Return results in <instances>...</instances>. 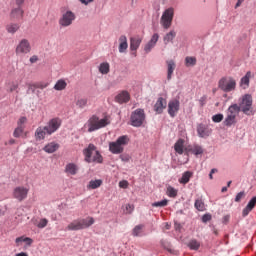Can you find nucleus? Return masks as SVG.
<instances>
[{
    "instance_id": "nucleus-1",
    "label": "nucleus",
    "mask_w": 256,
    "mask_h": 256,
    "mask_svg": "<svg viewBox=\"0 0 256 256\" xmlns=\"http://www.w3.org/2000/svg\"><path fill=\"white\" fill-rule=\"evenodd\" d=\"M93 223H95V219H93V217L74 220L72 223H70L67 226V229L69 231H81V229H87V228L91 227V225H93Z\"/></svg>"
},
{
    "instance_id": "nucleus-2",
    "label": "nucleus",
    "mask_w": 256,
    "mask_h": 256,
    "mask_svg": "<svg viewBox=\"0 0 256 256\" xmlns=\"http://www.w3.org/2000/svg\"><path fill=\"white\" fill-rule=\"evenodd\" d=\"M109 122H107L106 118L99 119V116L93 115L88 120V133H93V131H97L98 129H103V127H107Z\"/></svg>"
},
{
    "instance_id": "nucleus-3",
    "label": "nucleus",
    "mask_w": 256,
    "mask_h": 256,
    "mask_svg": "<svg viewBox=\"0 0 256 256\" xmlns=\"http://www.w3.org/2000/svg\"><path fill=\"white\" fill-rule=\"evenodd\" d=\"M218 87L224 93H231V91H235L237 87V81H235L233 77H222L218 82Z\"/></svg>"
},
{
    "instance_id": "nucleus-4",
    "label": "nucleus",
    "mask_w": 256,
    "mask_h": 256,
    "mask_svg": "<svg viewBox=\"0 0 256 256\" xmlns=\"http://www.w3.org/2000/svg\"><path fill=\"white\" fill-rule=\"evenodd\" d=\"M145 110L138 108L131 113L130 125L132 127H141L145 121Z\"/></svg>"
},
{
    "instance_id": "nucleus-5",
    "label": "nucleus",
    "mask_w": 256,
    "mask_h": 256,
    "mask_svg": "<svg viewBox=\"0 0 256 256\" xmlns=\"http://www.w3.org/2000/svg\"><path fill=\"white\" fill-rule=\"evenodd\" d=\"M175 15V10L173 7L166 9L161 17L160 23L163 29H170L171 25H173V17Z\"/></svg>"
},
{
    "instance_id": "nucleus-6",
    "label": "nucleus",
    "mask_w": 256,
    "mask_h": 256,
    "mask_svg": "<svg viewBox=\"0 0 256 256\" xmlns=\"http://www.w3.org/2000/svg\"><path fill=\"white\" fill-rule=\"evenodd\" d=\"M238 106L241 107L242 113L249 115V111H251V107H253V97L251 94H245Z\"/></svg>"
},
{
    "instance_id": "nucleus-7",
    "label": "nucleus",
    "mask_w": 256,
    "mask_h": 256,
    "mask_svg": "<svg viewBox=\"0 0 256 256\" xmlns=\"http://www.w3.org/2000/svg\"><path fill=\"white\" fill-rule=\"evenodd\" d=\"M59 127H61V119L52 118L49 120L47 126H44V131H46L47 135H53V133H55Z\"/></svg>"
},
{
    "instance_id": "nucleus-8",
    "label": "nucleus",
    "mask_w": 256,
    "mask_h": 256,
    "mask_svg": "<svg viewBox=\"0 0 256 256\" xmlns=\"http://www.w3.org/2000/svg\"><path fill=\"white\" fill-rule=\"evenodd\" d=\"M73 21H75V13L68 10L60 18L59 25H61V27H69V25L73 24Z\"/></svg>"
},
{
    "instance_id": "nucleus-9",
    "label": "nucleus",
    "mask_w": 256,
    "mask_h": 256,
    "mask_svg": "<svg viewBox=\"0 0 256 256\" xmlns=\"http://www.w3.org/2000/svg\"><path fill=\"white\" fill-rule=\"evenodd\" d=\"M180 107H181V102H179V99H174L169 101L168 115H170V117H175L179 112Z\"/></svg>"
},
{
    "instance_id": "nucleus-10",
    "label": "nucleus",
    "mask_w": 256,
    "mask_h": 256,
    "mask_svg": "<svg viewBox=\"0 0 256 256\" xmlns=\"http://www.w3.org/2000/svg\"><path fill=\"white\" fill-rule=\"evenodd\" d=\"M16 53H31V44L29 43V40L22 39L16 47Z\"/></svg>"
},
{
    "instance_id": "nucleus-11",
    "label": "nucleus",
    "mask_w": 256,
    "mask_h": 256,
    "mask_svg": "<svg viewBox=\"0 0 256 256\" xmlns=\"http://www.w3.org/2000/svg\"><path fill=\"white\" fill-rule=\"evenodd\" d=\"M115 101L120 105H123V103H129V101H131V94H129V91L123 90L115 96Z\"/></svg>"
},
{
    "instance_id": "nucleus-12",
    "label": "nucleus",
    "mask_w": 256,
    "mask_h": 256,
    "mask_svg": "<svg viewBox=\"0 0 256 256\" xmlns=\"http://www.w3.org/2000/svg\"><path fill=\"white\" fill-rule=\"evenodd\" d=\"M164 109H167V99L159 97L154 105V111L161 115Z\"/></svg>"
},
{
    "instance_id": "nucleus-13",
    "label": "nucleus",
    "mask_w": 256,
    "mask_h": 256,
    "mask_svg": "<svg viewBox=\"0 0 256 256\" xmlns=\"http://www.w3.org/2000/svg\"><path fill=\"white\" fill-rule=\"evenodd\" d=\"M197 133L199 135V137L203 138V139H207V137H209V135H211L212 130L207 127V125L201 123L197 126Z\"/></svg>"
},
{
    "instance_id": "nucleus-14",
    "label": "nucleus",
    "mask_w": 256,
    "mask_h": 256,
    "mask_svg": "<svg viewBox=\"0 0 256 256\" xmlns=\"http://www.w3.org/2000/svg\"><path fill=\"white\" fill-rule=\"evenodd\" d=\"M27 193H29V190L24 187H17L14 190V197L18 201H24V199H27Z\"/></svg>"
},
{
    "instance_id": "nucleus-15",
    "label": "nucleus",
    "mask_w": 256,
    "mask_h": 256,
    "mask_svg": "<svg viewBox=\"0 0 256 256\" xmlns=\"http://www.w3.org/2000/svg\"><path fill=\"white\" fill-rule=\"evenodd\" d=\"M93 151H97V146L94 144H89L86 149H84L83 153L85 155L86 163H92Z\"/></svg>"
},
{
    "instance_id": "nucleus-16",
    "label": "nucleus",
    "mask_w": 256,
    "mask_h": 256,
    "mask_svg": "<svg viewBox=\"0 0 256 256\" xmlns=\"http://www.w3.org/2000/svg\"><path fill=\"white\" fill-rule=\"evenodd\" d=\"M141 38H130V51H132V55L134 57H137V50L139 49V46L141 45Z\"/></svg>"
},
{
    "instance_id": "nucleus-17",
    "label": "nucleus",
    "mask_w": 256,
    "mask_h": 256,
    "mask_svg": "<svg viewBox=\"0 0 256 256\" xmlns=\"http://www.w3.org/2000/svg\"><path fill=\"white\" fill-rule=\"evenodd\" d=\"M109 151H111L113 155H121V153L125 151V148H123V146H120L117 142H110Z\"/></svg>"
},
{
    "instance_id": "nucleus-18",
    "label": "nucleus",
    "mask_w": 256,
    "mask_h": 256,
    "mask_svg": "<svg viewBox=\"0 0 256 256\" xmlns=\"http://www.w3.org/2000/svg\"><path fill=\"white\" fill-rule=\"evenodd\" d=\"M255 205H256V198H251L248 204L246 205V207L242 211V217H247V215H249V213H251V211L255 209Z\"/></svg>"
},
{
    "instance_id": "nucleus-19",
    "label": "nucleus",
    "mask_w": 256,
    "mask_h": 256,
    "mask_svg": "<svg viewBox=\"0 0 256 256\" xmlns=\"http://www.w3.org/2000/svg\"><path fill=\"white\" fill-rule=\"evenodd\" d=\"M167 63V80L171 81L172 77H173V71H175V68L177 67V65L175 64V61L173 60H168L166 61Z\"/></svg>"
},
{
    "instance_id": "nucleus-20",
    "label": "nucleus",
    "mask_w": 256,
    "mask_h": 256,
    "mask_svg": "<svg viewBox=\"0 0 256 256\" xmlns=\"http://www.w3.org/2000/svg\"><path fill=\"white\" fill-rule=\"evenodd\" d=\"M119 43V53H125L129 47V44L127 43V36L121 35L119 38Z\"/></svg>"
},
{
    "instance_id": "nucleus-21",
    "label": "nucleus",
    "mask_w": 256,
    "mask_h": 256,
    "mask_svg": "<svg viewBox=\"0 0 256 256\" xmlns=\"http://www.w3.org/2000/svg\"><path fill=\"white\" fill-rule=\"evenodd\" d=\"M24 13L25 11H23L21 7H17L12 9L10 17L11 19H23Z\"/></svg>"
},
{
    "instance_id": "nucleus-22",
    "label": "nucleus",
    "mask_w": 256,
    "mask_h": 256,
    "mask_svg": "<svg viewBox=\"0 0 256 256\" xmlns=\"http://www.w3.org/2000/svg\"><path fill=\"white\" fill-rule=\"evenodd\" d=\"M175 37H177V32H175V30H171L166 33L163 37L164 44L169 45V43H173V39H175Z\"/></svg>"
},
{
    "instance_id": "nucleus-23",
    "label": "nucleus",
    "mask_w": 256,
    "mask_h": 256,
    "mask_svg": "<svg viewBox=\"0 0 256 256\" xmlns=\"http://www.w3.org/2000/svg\"><path fill=\"white\" fill-rule=\"evenodd\" d=\"M251 79V71L246 72L245 76H243L240 80V87H243V89H247L249 87Z\"/></svg>"
},
{
    "instance_id": "nucleus-24",
    "label": "nucleus",
    "mask_w": 256,
    "mask_h": 256,
    "mask_svg": "<svg viewBox=\"0 0 256 256\" xmlns=\"http://www.w3.org/2000/svg\"><path fill=\"white\" fill-rule=\"evenodd\" d=\"M241 111H243V110H242L241 106H239L238 104H232L228 108L229 115H234V117H237V115H239V113H241Z\"/></svg>"
},
{
    "instance_id": "nucleus-25",
    "label": "nucleus",
    "mask_w": 256,
    "mask_h": 256,
    "mask_svg": "<svg viewBox=\"0 0 256 256\" xmlns=\"http://www.w3.org/2000/svg\"><path fill=\"white\" fill-rule=\"evenodd\" d=\"M191 177H193V172L186 171L182 174V177L179 179V183H181L182 185H187V183L191 181Z\"/></svg>"
},
{
    "instance_id": "nucleus-26",
    "label": "nucleus",
    "mask_w": 256,
    "mask_h": 256,
    "mask_svg": "<svg viewBox=\"0 0 256 256\" xmlns=\"http://www.w3.org/2000/svg\"><path fill=\"white\" fill-rule=\"evenodd\" d=\"M57 149H59V144H57L55 142H51V143H48L43 148V151H45L46 153H55V151H57Z\"/></svg>"
},
{
    "instance_id": "nucleus-27",
    "label": "nucleus",
    "mask_w": 256,
    "mask_h": 256,
    "mask_svg": "<svg viewBox=\"0 0 256 256\" xmlns=\"http://www.w3.org/2000/svg\"><path fill=\"white\" fill-rule=\"evenodd\" d=\"M223 123L226 127H231V125L237 123V116L228 114Z\"/></svg>"
},
{
    "instance_id": "nucleus-28",
    "label": "nucleus",
    "mask_w": 256,
    "mask_h": 256,
    "mask_svg": "<svg viewBox=\"0 0 256 256\" xmlns=\"http://www.w3.org/2000/svg\"><path fill=\"white\" fill-rule=\"evenodd\" d=\"M46 134H47V131L45 130V127L37 128L35 132L36 141H43V139H45Z\"/></svg>"
},
{
    "instance_id": "nucleus-29",
    "label": "nucleus",
    "mask_w": 256,
    "mask_h": 256,
    "mask_svg": "<svg viewBox=\"0 0 256 256\" xmlns=\"http://www.w3.org/2000/svg\"><path fill=\"white\" fill-rule=\"evenodd\" d=\"M185 144V140L180 138L178 139V141L175 143L174 145V150L176 151V153H178L179 155H183V145Z\"/></svg>"
},
{
    "instance_id": "nucleus-30",
    "label": "nucleus",
    "mask_w": 256,
    "mask_h": 256,
    "mask_svg": "<svg viewBox=\"0 0 256 256\" xmlns=\"http://www.w3.org/2000/svg\"><path fill=\"white\" fill-rule=\"evenodd\" d=\"M77 165L75 163H69L65 167V172L70 173V175H77Z\"/></svg>"
},
{
    "instance_id": "nucleus-31",
    "label": "nucleus",
    "mask_w": 256,
    "mask_h": 256,
    "mask_svg": "<svg viewBox=\"0 0 256 256\" xmlns=\"http://www.w3.org/2000/svg\"><path fill=\"white\" fill-rule=\"evenodd\" d=\"M103 185V180H91L88 184V189H99Z\"/></svg>"
},
{
    "instance_id": "nucleus-32",
    "label": "nucleus",
    "mask_w": 256,
    "mask_h": 256,
    "mask_svg": "<svg viewBox=\"0 0 256 256\" xmlns=\"http://www.w3.org/2000/svg\"><path fill=\"white\" fill-rule=\"evenodd\" d=\"M129 136L127 135H123L118 137V139L116 140V143L120 146L123 147L124 145H129Z\"/></svg>"
},
{
    "instance_id": "nucleus-33",
    "label": "nucleus",
    "mask_w": 256,
    "mask_h": 256,
    "mask_svg": "<svg viewBox=\"0 0 256 256\" xmlns=\"http://www.w3.org/2000/svg\"><path fill=\"white\" fill-rule=\"evenodd\" d=\"M67 87V82L65 80L61 79L56 82L54 85L55 91H63Z\"/></svg>"
},
{
    "instance_id": "nucleus-34",
    "label": "nucleus",
    "mask_w": 256,
    "mask_h": 256,
    "mask_svg": "<svg viewBox=\"0 0 256 256\" xmlns=\"http://www.w3.org/2000/svg\"><path fill=\"white\" fill-rule=\"evenodd\" d=\"M188 247L189 249H191L192 251H199V247H201V243H199V241L192 239L190 240V242L188 243Z\"/></svg>"
},
{
    "instance_id": "nucleus-35",
    "label": "nucleus",
    "mask_w": 256,
    "mask_h": 256,
    "mask_svg": "<svg viewBox=\"0 0 256 256\" xmlns=\"http://www.w3.org/2000/svg\"><path fill=\"white\" fill-rule=\"evenodd\" d=\"M99 71L102 73V75H107L110 71V66L108 62H103L99 66Z\"/></svg>"
},
{
    "instance_id": "nucleus-36",
    "label": "nucleus",
    "mask_w": 256,
    "mask_h": 256,
    "mask_svg": "<svg viewBox=\"0 0 256 256\" xmlns=\"http://www.w3.org/2000/svg\"><path fill=\"white\" fill-rule=\"evenodd\" d=\"M186 67H195L197 65V58L188 56L185 58Z\"/></svg>"
},
{
    "instance_id": "nucleus-37",
    "label": "nucleus",
    "mask_w": 256,
    "mask_h": 256,
    "mask_svg": "<svg viewBox=\"0 0 256 256\" xmlns=\"http://www.w3.org/2000/svg\"><path fill=\"white\" fill-rule=\"evenodd\" d=\"M188 151L193 155H203V147L199 145H195L194 148H190Z\"/></svg>"
},
{
    "instance_id": "nucleus-38",
    "label": "nucleus",
    "mask_w": 256,
    "mask_h": 256,
    "mask_svg": "<svg viewBox=\"0 0 256 256\" xmlns=\"http://www.w3.org/2000/svg\"><path fill=\"white\" fill-rule=\"evenodd\" d=\"M24 131H25V127L17 126V128H15V130L13 132V137H15L16 139H19V137H21V135H23Z\"/></svg>"
},
{
    "instance_id": "nucleus-39",
    "label": "nucleus",
    "mask_w": 256,
    "mask_h": 256,
    "mask_svg": "<svg viewBox=\"0 0 256 256\" xmlns=\"http://www.w3.org/2000/svg\"><path fill=\"white\" fill-rule=\"evenodd\" d=\"M194 207L197 209V211H205V202L202 200H195Z\"/></svg>"
},
{
    "instance_id": "nucleus-40",
    "label": "nucleus",
    "mask_w": 256,
    "mask_h": 256,
    "mask_svg": "<svg viewBox=\"0 0 256 256\" xmlns=\"http://www.w3.org/2000/svg\"><path fill=\"white\" fill-rule=\"evenodd\" d=\"M92 163H103V156L99 152V150L95 151V155L93 156Z\"/></svg>"
},
{
    "instance_id": "nucleus-41",
    "label": "nucleus",
    "mask_w": 256,
    "mask_h": 256,
    "mask_svg": "<svg viewBox=\"0 0 256 256\" xmlns=\"http://www.w3.org/2000/svg\"><path fill=\"white\" fill-rule=\"evenodd\" d=\"M177 189L173 188L172 186L167 187V195L168 197H172V199H175L177 197Z\"/></svg>"
},
{
    "instance_id": "nucleus-42",
    "label": "nucleus",
    "mask_w": 256,
    "mask_h": 256,
    "mask_svg": "<svg viewBox=\"0 0 256 256\" xmlns=\"http://www.w3.org/2000/svg\"><path fill=\"white\" fill-rule=\"evenodd\" d=\"M8 33H17L19 31V24H10L6 26Z\"/></svg>"
},
{
    "instance_id": "nucleus-43",
    "label": "nucleus",
    "mask_w": 256,
    "mask_h": 256,
    "mask_svg": "<svg viewBox=\"0 0 256 256\" xmlns=\"http://www.w3.org/2000/svg\"><path fill=\"white\" fill-rule=\"evenodd\" d=\"M169 201L167 199H163L158 202L152 203V207H167Z\"/></svg>"
},
{
    "instance_id": "nucleus-44",
    "label": "nucleus",
    "mask_w": 256,
    "mask_h": 256,
    "mask_svg": "<svg viewBox=\"0 0 256 256\" xmlns=\"http://www.w3.org/2000/svg\"><path fill=\"white\" fill-rule=\"evenodd\" d=\"M223 117H224L223 114L218 113V114L212 116V121L214 123H221V121H223Z\"/></svg>"
},
{
    "instance_id": "nucleus-45",
    "label": "nucleus",
    "mask_w": 256,
    "mask_h": 256,
    "mask_svg": "<svg viewBox=\"0 0 256 256\" xmlns=\"http://www.w3.org/2000/svg\"><path fill=\"white\" fill-rule=\"evenodd\" d=\"M76 105L80 109H83V107H85L87 105V99L82 98V99L77 100Z\"/></svg>"
},
{
    "instance_id": "nucleus-46",
    "label": "nucleus",
    "mask_w": 256,
    "mask_h": 256,
    "mask_svg": "<svg viewBox=\"0 0 256 256\" xmlns=\"http://www.w3.org/2000/svg\"><path fill=\"white\" fill-rule=\"evenodd\" d=\"M243 198H245V191L239 192V193L236 195L234 201H235V203H241V199H243Z\"/></svg>"
},
{
    "instance_id": "nucleus-47",
    "label": "nucleus",
    "mask_w": 256,
    "mask_h": 256,
    "mask_svg": "<svg viewBox=\"0 0 256 256\" xmlns=\"http://www.w3.org/2000/svg\"><path fill=\"white\" fill-rule=\"evenodd\" d=\"M160 245L164 248L168 250V253H173V249L169 248V243L165 240H161L160 241Z\"/></svg>"
},
{
    "instance_id": "nucleus-48",
    "label": "nucleus",
    "mask_w": 256,
    "mask_h": 256,
    "mask_svg": "<svg viewBox=\"0 0 256 256\" xmlns=\"http://www.w3.org/2000/svg\"><path fill=\"white\" fill-rule=\"evenodd\" d=\"M143 229V225L140 224V225H137L134 229H133V235L134 237H138L139 233H141Z\"/></svg>"
},
{
    "instance_id": "nucleus-49",
    "label": "nucleus",
    "mask_w": 256,
    "mask_h": 256,
    "mask_svg": "<svg viewBox=\"0 0 256 256\" xmlns=\"http://www.w3.org/2000/svg\"><path fill=\"white\" fill-rule=\"evenodd\" d=\"M119 157L124 163H129V161H131V156L127 153L121 154Z\"/></svg>"
},
{
    "instance_id": "nucleus-50",
    "label": "nucleus",
    "mask_w": 256,
    "mask_h": 256,
    "mask_svg": "<svg viewBox=\"0 0 256 256\" xmlns=\"http://www.w3.org/2000/svg\"><path fill=\"white\" fill-rule=\"evenodd\" d=\"M159 41V34L154 33L150 39V43H152V45H157V42Z\"/></svg>"
},
{
    "instance_id": "nucleus-51",
    "label": "nucleus",
    "mask_w": 256,
    "mask_h": 256,
    "mask_svg": "<svg viewBox=\"0 0 256 256\" xmlns=\"http://www.w3.org/2000/svg\"><path fill=\"white\" fill-rule=\"evenodd\" d=\"M47 223H49L47 219L45 218L41 219L40 222L38 223V228L44 229V227H47Z\"/></svg>"
},
{
    "instance_id": "nucleus-52",
    "label": "nucleus",
    "mask_w": 256,
    "mask_h": 256,
    "mask_svg": "<svg viewBox=\"0 0 256 256\" xmlns=\"http://www.w3.org/2000/svg\"><path fill=\"white\" fill-rule=\"evenodd\" d=\"M211 219H213V216L211 214H204L202 216V223H207L208 221H211Z\"/></svg>"
},
{
    "instance_id": "nucleus-53",
    "label": "nucleus",
    "mask_w": 256,
    "mask_h": 256,
    "mask_svg": "<svg viewBox=\"0 0 256 256\" xmlns=\"http://www.w3.org/2000/svg\"><path fill=\"white\" fill-rule=\"evenodd\" d=\"M36 86L35 84H29L28 85V90H27V94L29 95V93H33L35 94L36 93Z\"/></svg>"
},
{
    "instance_id": "nucleus-54",
    "label": "nucleus",
    "mask_w": 256,
    "mask_h": 256,
    "mask_svg": "<svg viewBox=\"0 0 256 256\" xmlns=\"http://www.w3.org/2000/svg\"><path fill=\"white\" fill-rule=\"evenodd\" d=\"M153 47H155L154 44L151 43V42H148V43L145 45V47H144V51H145L146 53H149V52L151 51V49H153Z\"/></svg>"
},
{
    "instance_id": "nucleus-55",
    "label": "nucleus",
    "mask_w": 256,
    "mask_h": 256,
    "mask_svg": "<svg viewBox=\"0 0 256 256\" xmlns=\"http://www.w3.org/2000/svg\"><path fill=\"white\" fill-rule=\"evenodd\" d=\"M24 123H27V117L22 116V117H20V119L18 120L17 125H18V127H23V124H24Z\"/></svg>"
},
{
    "instance_id": "nucleus-56",
    "label": "nucleus",
    "mask_w": 256,
    "mask_h": 256,
    "mask_svg": "<svg viewBox=\"0 0 256 256\" xmlns=\"http://www.w3.org/2000/svg\"><path fill=\"white\" fill-rule=\"evenodd\" d=\"M200 107H205V103H207V95L202 96L199 99Z\"/></svg>"
},
{
    "instance_id": "nucleus-57",
    "label": "nucleus",
    "mask_w": 256,
    "mask_h": 256,
    "mask_svg": "<svg viewBox=\"0 0 256 256\" xmlns=\"http://www.w3.org/2000/svg\"><path fill=\"white\" fill-rule=\"evenodd\" d=\"M119 187H121L122 189H127V187H129V182H127V180L120 181Z\"/></svg>"
},
{
    "instance_id": "nucleus-58",
    "label": "nucleus",
    "mask_w": 256,
    "mask_h": 256,
    "mask_svg": "<svg viewBox=\"0 0 256 256\" xmlns=\"http://www.w3.org/2000/svg\"><path fill=\"white\" fill-rule=\"evenodd\" d=\"M174 229H175V231H181V229H183V226L181 225V223L175 221L174 222Z\"/></svg>"
},
{
    "instance_id": "nucleus-59",
    "label": "nucleus",
    "mask_w": 256,
    "mask_h": 256,
    "mask_svg": "<svg viewBox=\"0 0 256 256\" xmlns=\"http://www.w3.org/2000/svg\"><path fill=\"white\" fill-rule=\"evenodd\" d=\"M24 243H26V245H28V247H31V245H33V239H31L29 237H25Z\"/></svg>"
},
{
    "instance_id": "nucleus-60",
    "label": "nucleus",
    "mask_w": 256,
    "mask_h": 256,
    "mask_svg": "<svg viewBox=\"0 0 256 256\" xmlns=\"http://www.w3.org/2000/svg\"><path fill=\"white\" fill-rule=\"evenodd\" d=\"M17 89H19V84H12L9 89V93H13V91H17Z\"/></svg>"
},
{
    "instance_id": "nucleus-61",
    "label": "nucleus",
    "mask_w": 256,
    "mask_h": 256,
    "mask_svg": "<svg viewBox=\"0 0 256 256\" xmlns=\"http://www.w3.org/2000/svg\"><path fill=\"white\" fill-rule=\"evenodd\" d=\"M34 86L36 87V89H45V87H47V85L43 83H34Z\"/></svg>"
},
{
    "instance_id": "nucleus-62",
    "label": "nucleus",
    "mask_w": 256,
    "mask_h": 256,
    "mask_svg": "<svg viewBox=\"0 0 256 256\" xmlns=\"http://www.w3.org/2000/svg\"><path fill=\"white\" fill-rule=\"evenodd\" d=\"M229 219H230V216L229 215H226L222 218V223L224 225H227V223H229Z\"/></svg>"
},
{
    "instance_id": "nucleus-63",
    "label": "nucleus",
    "mask_w": 256,
    "mask_h": 256,
    "mask_svg": "<svg viewBox=\"0 0 256 256\" xmlns=\"http://www.w3.org/2000/svg\"><path fill=\"white\" fill-rule=\"evenodd\" d=\"M15 143H17V141L11 138L8 142H5L4 145H15Z\"/></svg>"
},
{
    "instance_id": "nucleus-64",
    "label": "nucleus",
    "mask_w": 256,
    "mask_h": 256,
    "mask_svg": "<svg viewBox=\"0 0 256 256\" xmlns=\"http://www.w3.org/2000/svg\"><path fill=\"white\" fill-rule=\"evenodd\" d=\"M39 61V57L37 55H34L30 58V63H37Z\"/></svg>"
}]
</instances>
